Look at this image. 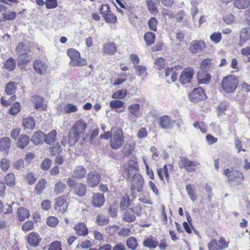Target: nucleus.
Here are the masks:
<instances>
[{
	"instance_id": "f257e3e1",
	"label": "nucleus",
	"mask_w": 250,
	"mask_h": 250,
	"mask_svg": "<svg viewBox=\"0 0 250 250\" xmlns=\"http://www.w3.org/2000/svg\"><path fill=\"white\" fill-rule=\"evenodd\" d=\"M86 126V124L82 120L78 121L73 125L68 135L69 146H72L76 143L80 135L85 131Z\"/></svg>"
},
{
	"instance_id": "f03ea898",
	"label": "nucleus",
	"mask_w": 250,
	"mask_h": 250,
	"mask_svg": "<svg viewBox=\"0 0 250 250\" xmlns=\"http://www.w3.org/2000/svg\"><path fill=\"white\" fill-rule=\"evenodd\" d=\"M128 179L131 182V195L135 197L136 192H140L143 189L144 183L143 178L141 175L134 173Z\"/></svg>"
},
{
	"instance_id": "7ed1b4c3",
	"label": "nucleus",
	"mask_w": 250,
	"mask_h": 250,
	"mask_svg": "<svg viewBox=\"0 0 250 250\" xmlns=\"http://www.w3.org/2000/svg\"><path fill=\"white\" fill-rule=\"evenodd\" d=\"M67 54L69 57L70 61V65L73 66H83L86 65L87 62L85 59L81 57L79 52L73 48L67 50Z\"/></svg>"
},
{
	"instance_id": "20e7f679",
	"label": "nucleus",
	"mask_w": 250,
	"mask_h": 250,
	"mask_svg": "<svg viewBox=\"0 0 250 250\" xmlns=\"http://www.w3.org/2000/svg\"><path fill=\"white\" fill-rule=\"evenodd\" d=\"M238 85V80L234 75H229L223 79L222 86L224 90L227 93L233 92Z\"/></svg>"
},
{
	"instance_id": "39448f33",
	"label": "nucleus",
	"mask_w": 250,
	"mask_h": 250,
	"mask_svg": "<svg viewBox=\"0 0 250 250\" xmlns=\"http://www.w3.org/2000/svg\"><path fill=\"white\" fill-rule=\"evenodd\" d=\"M124 138L123 130L121 129H116L113 132L110 141L111 147L115 150L120 148L124 143Z\"/></svg>"
},
{
	"instance_id": "423d86ee",
	"label": "nucleus",
	"mask_w": 250,
	"mask_h": 250,
	"mask_svg": "<svg viewBox=\"0 0 250 250\" xmlns=\"http://www.w3.org/2000/svg\"><path fill=\"white\" fill-rule=\"evenodd\" d=\"M180 168H185L188 172H194L199 167L200 164L196 161H190L185 157H181L178 162Z\"/></svg>"
},
{
	"instance_id": "0eeeda50",
	"label": "nucleus",
	"mask_w": 250,
	"mask_h": 250,
	"mask_svg": "<svg viewBox=\"0 0 250 250\" xmlns=\"http://www.w3.org/2000/svg\"><path fill=\"white\" fill-rule=\"evenodd\" d=\"M223 174L228 177L229 181L231 183H233L234 179H236L237 184H241L244 180L243 174L236 170L227 168L224 170Z\"/></svg>"
},
{
	"instance_id": "6e6552de",
	"label": "nucleus",
	"mask_w": 250,
	"mask_h": 250,
	"mask_svg": "<svg viewBox=\"0 0 250 250\" xmlns=\"http://www.w3.org/2000/svg\"><path fill=\"white\" fill-rule=\"evenodd\" d=\"M208 247L209 250H223L228 248V242L226 241L224 237H221L218 242L215 239H212L208 243Z\"/></svg>"
},
{
	"instance_id": "1a4fd4ad",
	"label": "nucleus",
	"mask_w": 250,
	"mask_h": 250,
	"mask_svg": "<svg viewBox=\"0 0 250 250\" xmlns=\"http://www.w3.org/2000/svg\"><path fill=\"white\" fill-rule=\"evenodd\" d=\"M188 96L191 101L194 103H197L207 98L204 90L201 87L194 89L193 91L189 93Z\"/></svg>"
},
{
	"instance_id": "9d476101",
	"label": "nucleus",
	"mask_w": 250,
	"mask_h": 250,
	"mask_svg": "<svg viewBox=\"0 0 250 250\" xmlns=\"http://www.w3.org/2000/svg\"><path fill=\"white\" fill-rule=\"evenodd\" d=\"M159 126L163 129L172 128L175 124V121L168 116H163L160 118L158 121Z\"/></svg>"
},
{
	"instance_id": "9b49d317",
	"label": "nucleus",
	"mask_w": 250,
	"mask_h": 250,
	"mask_svg": "<svg viewBox=\"0 0 250 250\" xmlns=\"http://www.w3.org/2000/svg\"><path fill=\"white\" fill-rule=\"evenodd\" d=\"M194 73V71L192 68L188 67L184 69L182 72L180 77L179 80L180 83L182 84L189 83L192 78Z\"/></svg>"
},
{
	"instance_id": "f8f14e48",
	"label": "nucleus",
	"mask_w": 250,
	"mask_h": 250,
	"mask_svg": "<svg viewBox=\"0 0 250 250\" xmlns=\"http://www.w3.org/2000/svg\"><path fill=\"white\" fill-rule=\"evenodd\" d=\"M101 176L97 171H92L87 176V182L91 187L97 186L100 182Z\"/></svg>"
},
{
	"instance_id": "ddd939ff",
	"label": "nucleus",
	"mask_w": 250,
	"mask_h": 250,
	"mask_svg": "<svg viewBox=\"0 0 250 250\" xmlns=\"http://www.w3.org/2000/svg\"><path fill=\"white\" fill-rule=\"evenodd\" d=\"M128 110V116L130 118H139L141 116L140 105L138 104H133L127 107Z\"/></svg>"
},
{
	"instance_id": "4468645a",
	"label": "nucleus",
	"mask_w": 250,
	"mask_h": 250,
	"mask_svg": "<svg viewBox=\"0 0 250 250\" xmlns=\"http://www.w3.org/2000/svg\"><path fill=\"white\" fill-rule=\"evenodd\" d=\"M31 100L36 109L40 111L46 110L47 107L44 104V99L42 97L36 95L32 97Z\"/></svg>"
},
{
	"instance_id": "2eb2a0df",
	"label": "nucleus",
	"mask_w": 250,
	"mask_h": 250,
	"mask_svg": "<svg viewBox=\"0 0 250 250\" xmlns=\"http://www.w3.org/2000/svg\"><path fill=\"white\" fill-rule=\"evenodd\" d=\"M141 210V207H137L136 211H133L131 208L127 210L124 214V220L127 222H131L135 220L136 217L134 214L135 212L137 215L139 216Z\"/></svg>"
},
{
	"instance_id": "dca6fc26",
	"label": "nucleus",
	"mask_w": 250,
	"mask_h": 250,
	"mask_svg": "<svg viewBox=\"0 0 250 250\" xmlns=\"http://www.w3.org/2000/svg\"><path fill=\"white\" fill-rule=\"evenodd\" d=\"M206 47L205 42L203 41H194L191 43L189 49L193 54L203 50Z\"/></svg>"
},
{
	"instance_id": "f3484780",
	"label": "nucleus",
	"mask_w": 250,
	"mask_h": 250,
	"mask_svg": "<svg viewBox=\"0 0 250 250\" xmlns=\"http://www.w3.org/2000/svg\"><path fill=\"white\" fill-rule=\"evenodd\" d=\"M215 61L211 59H206L203 60L201 64V69L205 71H212L215 69Z\"/></svg>"
},
{
	"instance_id": "a211bd4d",
	"label": "nucleus",
	"mask_w": 250,
	"mask_h": 250,
	"mask_svg": "<svg viewBox=\"0 0 250 250\" xmlns=\"http://www.w3.org/2000/svg\"><path fill=\"white\" fill-rule=\"evenodd\" d=\"M41 240L39 235L35 232L30 233L27 237L29 245L33 247L37 246L39 244Z\"/></svg>"
},
{
	"instance_id": "6ab92c4d",
	"label": "nucleus",
	"mask_w": 250,
	"mask_h": 250,
	"mask_svg": "<svg viewBox=\"0 0 250 250\" xmlns=\"http://www.w3.org/2000/svg\"><path fill=\"white\" fill-rule=\"evenodd\" d=\"M77 235L79 236H86L88 233V230L86 225L83 223H79L74 227Z\"/></svg>"
},
{
	"instance_id": "aec40b11",
	"label": "nucleus",
	"mask_w": 250,
	"mask_h": 250,
	"mask_svg": "<svg viewBox=\"0 0 250 250\" xmlns=\"http://www.w3.org/2000/svg\"><path fill=\"white\" fill-rule=\"evenodd\" d=\"M104 203V196L101 193H94L92 197V204L94 207L100 208Z\"/></svg>"
},
{
	"instance_id": "412c9836",
	"label": "nucleus",
	"mask_w": 250,
	"mask_h": 250,
	"mask_svg": "<svg viewBox=\"0 0 250 250\" xmlns=\"http://www.w3.org/2000/svg\"><path fill=\"white\" fill-rule=\"evenodd\" d=\"M34 68L38 74L42 75L45 74L47 66L45 62L40 60H36L34 62Z\"/></svg>"
},
{
	"instance_id": "4be33fe9",
	"label": "nucleus",
	"mask_w": 250,
	"mask_h": 250,
	"mask_svg": "<svg viewBox=\"0 0 250 250\" xmlns=\"http://www.w3.org/2000/svg\"><path fill=\"white\" fill-rule=\"evenodd\" d=\"M211 76L208 72L201 70L198 73L197 80L200 84H207L209 82Z\"/></svg>"
},
{
	"instance_id": "5701e85b",
	"label": "nucleus",
	"mask_w": 250,
	"mask_h": 250,
	"mask_svg": "<svg viewBox=\"0 0 250 250\" xmlns=\"http://www.w3.org/2000/svg\"><path fill=\"white\" fill-rule=\"evenodd\" d=\"M138 169V165L135 159H132L129 161L128 163L126 171L127 172V178H130L131 175H133L136 173Z\"/></svg>"
},
{
	"instance_id": "b1692460",
	"label": "nucleus",
	"mask_w": 250,
	"mask_h": 250,
	"mask_svg": "<svg viewBox=\"0 0 250 250\" xmlns=\"http://www.w3.org/2000/svg\"><path fill=\"white\" fill-rule=\"evenodd\" d=\"M103 50L105 54L113 55L116 52L117 47L114 42H108L104 45Z\"/></svg>"
},
{
	"instance_id": "393cba45",
	"label": "nucleus",
	"mask_w": 250,
	"mask_h": 250,
	"mask_svg": "<svg viewBox=\"0 0 250 250\" xmlns=\"http://www.w3.org/2000/svg\"><path fill=\"white\" fill-rule=\"evenodd\" d=\"M86 174V170L83 166H77L72 172V177L76 179H82Z\"/></svg>"
},
{
	"instance_id": "a878e982",
	"label": "nucleus",
	"mask_w": 250,
	"mask_h": 250,
	"mask_svg": "<svg viewBox=\"0 0 250 250\" xmlns=\"http://www.w3.org/2000/svg\"><path fill=\"white\" fill-rule=\"evenodd\" d=\"M159 2L160 0H147L146 4L148 10L152 14L155 15L158 12L156 4Z\"/></svg>"
},
{
	"instance_id": "bb28decb",
	"label": "nucleus",
	"mask_w": 250,
	"mask_h": 250,
	"mask_svg": "<svg viewBox=\"0 0 250 250\" xmlns=\"http://www.w3.org/2000/svg\"><path fill=\"white\" fill-rule=\"evenodd\" d=\"M45 134L42 131H37L34 133L31 141L35 145L39 144L44 141Z\"/></svg>"
},
{
	"instance_id": "cd10ccee",
	"label": "nucleus",
	"mask_w": 250,
	"mask_h": 250,
	"mask_svg": "<svg viewBox=\"0 0 250 250\" xmlns=\"http://www.w3.org/2000/svg\"><path fill=\"white\" fill-rule=\"evenodd\" d=\"M135 148V144L131 142H127L125 143L123 148V151L124 153V156L130 155Z\"/></svg>"
},
{
	"instance_id": "c85d7f7f",
	"label": "nucleus",
	"mask_w": 250,
	"mask_h": 250,
	"mask_svg": "<svg viewBox=\"0 0 250 250\" xmlns=\"http://www.w3.org/2000/svg\"><path fill=\"white\" fill-rule=\"evenodd\" d=\"M17 215L19 220L20 221H23L30 216L29 211L26 208L23 207H21L18 209Z\"/></svg>"
},
{
	"instance_id": "c756f323",
	"label": "nucleus",
	"mask_w": 250,
	"mask_h": 250,
	"mask_svg": "<svg viewBox=\"0 0 250 250\" xmlns=\"http://www.w3.org/2000/svg\"><path fill=\"white\" fill-rule=\"evenodd\" d=\"M16 51V53L20 56L25 55L29 52L30 48L26 44H24L23 42H21L18 44Z\"/></svg>"
},
{
	"instance_id": "7c9ffc66",
	"label": "nucleus",
	"mask_w": 250,
	"mask_h": 250,
	"mask_svg": "<svg viewBox=\"0 0 250 250\" xmlns=\"http://www.w3.org/2000/svg\"><path fill=\"white\" fill-rule=\"evenodd\" d=\"M11 145L10 139L9 137H3L0 140V151H7Z\"/></svg>"
},
{
	"instance_id": "2f4dec72",
	"label": "nucleus",
	"mask_w": 250,
	"mask_h": 250,
	"mask_svg": "<svg viewBox=\"0 0 250 250\" xmlns=\"http://www.w3.org/2000/svg\"><path fill=\"white\" fill-rule=\"evenodd\" d=\"M186 191L189 197V198L193 201H195L197 198L196 193V189L191 184H188L186 187Z\"/></svg>"
},
{
	"instance_id": "473e14b6",
	"label": "nucleus",
	"mask_w": 250,
	"mask_h": 250,
	"mask_svg": "<svg viewBox=\"0 0 250 250\" xmlns=\"http://www.w3.org/2000/svg\"><path fill=\"white\" fill-rule=\"evenodd\" d=\"M144 247L148 248H155L158 245L157 240L153 239L152 237L145 239L143 242Z\"/></svg>"
},
{
	"instance_id": "72a5a7b5",
	"label": "nucleus",
	"mask_w": 250,
	"mask_h": 250,
	"mask_svg": "<svg viewBox=\"0 0 250 250\" xmlns=\"http://www.w3.org/2000/svg\"><path fill=\"white\" fill-rule=\"evenodd\" d=\"M29 140V137L27 135H21L17 142L18 146L21 148H24L28 144Z\"/></svg>"
},
{
	"instance_id": "f704fd0d",
	"label": "nucleus",
	"mask_w": 250,
	"mask_h": 250,
	"mask_svg": "<svg viewBox=\"0 0 250 250\" xmlns=\"http://www.w3.org/2000/svg\"><path fill=\"white\" fill-rule=\"evenodd\" d=\"M57 131L56 130H52L48 134H45L44 142L48 144H51L54 143L56 139Z\"/></svg>"
},
{
	"instance_id": "c9c22d12",
	"label": "nucleus",
	"mask_w": 250,
	"mask_h": 250,
	"mask_svg": "<svg viewBox=\"0 0 250 250\" xmlns=\"http://www.w3.org/2000/svg\"><path fill=\"white\" fill-rule=\"evenodd\" d=\"M32 59V56L27 53L25 55H20L18 58V64L21 65L29 62Z\"/></svg>"
},
{
	"instance_id": "e433bc0d",
	"label": "nucleus",
	"mask_w": 250,
	"mask_h": 250,
	"mask_svg": "<svg viewBox=\"0 0 250 250\" xmlns=\"http://www.w3.org/2000/svg\"><path fill=\"white\" fill-rule=\"evenodd\" d=\"M3 66L9 71H12L16 67V61L12 58H10L4 62Z\"/></svg>"
},
{
	"instance_id": "4c0bfd02",
	"label": "nucleus",
	"mask_w": 250,
	"mask_h": 250,
	"mask_svg": "<svg viewBox=\"0 0 250 250\" xmlns=\"http://www.w3.org/2000/svg\"><path fill=\"white\" fill-rule=\"evenodd\" d=\"M96 223L99 226H105L108 224L109 220L103 214H98L96 219Z\"/></svg>"
},
{
	"instance_id": "58836bf2",
	"label": "nucleus",
	"mask_w": 250,
	"mask_h": 250,
	"mask_svg": "<svg viewBox=\"0 0 250 250\" xmlns=\"http://www.w3.org/2000/svg\"><path fill=\"white\" fill-rule=\"evenodd\" d=\"M234 6L238 9H244L250 5L249 0H234Z\"/></svg>"
},
{
	"instance_id": "ea45409f",
	"label": "nucleus",
	"mask_w": 250,
	"mask_h": 250,
	"mask_svg": "<svg viewBox=\"0 0 250 250\" xmlns=\"http://www.w3.org/2000/svg\"><path fill=\"white\" fill-rule=\"evenodd\" d=\"M23 125L27 129H33L35 126V121L33 117H29L23 120Z\"/></svg>"
},
{
	"instance_id": "a19ab883",
	"label": "nucleus",
	"mask_w": 250,
	"mask_h": 250,
	"mask_svg": "<svg viewBox=\"0 0 250 250\" xmlns=\"http://www.w3.org/2000/svg\"><path fill=\"white\" fill-rule=\"evenodd\" d=\"M16 83L14 82H10L8 83L5 88V92L8 95L13 94L16 90L17 87Z\"/></svg>"
},
{
	"instance_id": "79ce46f5",
	"label": "nucleus",
	"mask_w": 250,
	"mask_h": 250,
	"mask_svg": "<svg viewBox=\"0 0 250 250\" xmlns=\"http://www.w3.org/2000/svg\"><path fill=\"white\" fill-rule=\"evenodd\" d=\"M86 186L83 184L80 183L75 188V192L79 196H83L85 195Z\"/></svg>"
},
{
	"instance_id": "37998d69",
	"label": "nucleus",
	"mask_w": 250,
	"mask_h": 250,
	"mask_svg": "<svg viewBox=\"0 0 250 250\" xmlns=\"http://www.w3.org/2000/svg\"><path fill=\"white\" fill-rule=\"evenodd\" d=\"M144 39L146 44L150 45L154 42L155 35L152 32H148L145 34Z\"/></svg>"
},
{
	"instance_id": "c03bdc74",
	"label": "nucleus",
	"mask_w": 250,
	"mask_h": 250,
	"mask_svg": "<svg viewBox=\"0 0 250 250\" xmlns=\"http://www.w3.org/2000/svg\"><path fill=\"white\" fill-rule=\"evenodd\" d=\"M249 29V27L248 28H243L240 33V43L239 45L240 46L243 45V44L246 42V41L248 39V30Z\"/></svg>"
},
{
	"instance_id": "a18cd8bd",
	"label": "nucleus",
	"mask_w": 250,
	"mask_h": 250,
	"mask_svg": "<svg viewBox=\"0 0 250 250\" xmlns=\"http://www.w3.org/2000/svg\"><path fill=\"white\" fill-rule=\"evenodd\" d=\"M126 243L128 248L132 250H135L138 246L137 239L132 236L129 237L127 239Z\"/></svg>"
},
{
	"instance_id": "49530a36",
	"label": "nucleus",
	"mask_w": 250,
	"mask_h": 250,
	"mask_svg": "<svg viewBox=\"0 0 250 250\" xmlns=\"http://www.w3.org/2000/svg\"><path fill=\"white\" fill-rule=\"evenodd\" d=\"M129 197L127 194L124 195L121 198L120 207L122 209L125 210L130 205Z\"/></svg>"
},
{
	"instance_id": "de8ad7c7",
	"label": "nucleus",
	"mask_w": 250,
	"mask_h": 250,
	"mask_svg": "<svg viewBox=\"0 0 250 250\" xmlns=\"http://www.w3.org/2000/svg\"><path fill=\"white\" fill-rule=\"evenodd\" d=\"M66 187L65 184L59 181L55 185L54 191L57 194H61L64 191Z\"/></svg>"
},
{
	"instance_id": "09e8293b",
	"label": "nucleus",
	"mask_w": 250,
	"mask_h": 250,
	"mask_svg": "<svg viewBox=\"0 0 250 250\" xmlns=\"http://www.w3.org/2000/svg\"><path fill=\"white\" fill-rule=\"evenodd\" d=\"M4 181L8 186L12 187L15 184V178L13 173H9L5 176Z\"/></svg>"
},
{
	"instance_id": "8fccbe9b",
	"label": "nucleus",
	"mask_w": 250,
	"mask_h": 250,
	"mask_svg": "<svg viewBox=\"0 0 250 250\" xmlns=\"http://www.w3.org/2000/svg\"><path fill=\"white\" fill-rule=\"evenodd\" d=\"M127 91L125 89H121L114 92L112 98L115 99H123L126 95Z\"/></svg>"
},
{
	"instance_id": "3c124183",
	"label": "nucleus",
	"mask_w": 250,
	"mask_h": 250,
	"mask_svg": "<svg viewBox=\"0 0 250 250\" xmlns=\"http://www.w3.org/2000/svg\"><path fill=\"white\" fill-rule=\"evenodd\" d=\"M105 21L108 23H115L116 21L117 18L116 16L109 11L103 17Z\"/></svg>"
},
{
	"instance_id": "603ef678",
	"label": "nucleus",
	"mask_w": 250,
	"mask_h": 250,
	"mask_svg": "<svg viewBox=\"0 0 250 250\" xmlns=\"http://www.w3.org/2000/svg\"><path fill=\"white\" fill-rule=\"evenodd\" d=\"M63 109L64 112L66 113L75 112L78 110L77 106L71 104H64Z\"/></svg>"
},
{
	"instance_id": "864d4df0",
	"label": "nucleus",
	"mask_w": 250,
	"mask_h": 250,
	"mask_svg": "<svg viewBox=\"0 0 250 250\" xmlns=\"http://www.w3.org/2000/svg\"><path fill=\"white\" fill-rule=\"evenodd\" d=\"M20 108L21 104L20 103L16 102L12 105V106L10 108L9 110V113L11 115H14L20 112Z\"/></svg>"
},
{
	"instance_id": "5fc2aeb1",
	"label": "nucleus",
	"mask_w": 250,
	"mask_h": 250,
	"mask_svg": "<svg viewBox=\"0 0 250 250\" xmlns=\"http://www.w3.org/2000/svg\"><path fill=\"white\" fill-rule=\"evenodd\" d=\"M158 20L154 17H151L148 21V25L151 30L156 31L157 28Z\"/></svg>"
},
{
	"instance_id": "6e6d98bb",
	"label": "nucleus",
	"mask_w": 250,
	"mask_h": 250,
	"mask_svg": "<svg viewBox=\"0 0 250 250\" xmlns=\"http://www.w3.org/2000/svg\"><path fill=\"white\" fill-rule=\"evenodd\" d=\"M46 183L45 180L43 179H41L38 183L35 188V190L38 194H40L42 191L45 188Z\"/></svg>"
},
{
	"instance_id": "4d7b16f0",
	"label": "nucleus",
	"mask_w": 250,
	"mask_h": 250,
	"mask_svg": "<svg viewBox=\"0 0 250 250\" xmlns=\"http://www.w3.org/2000/svg\"><path fill=\"white\" fill-rule=\"evenodd\" d=\"M110 106L112 108H118L123 107L125 103L121 100H113L110 103Z\"/></svg>"
},
{
	"instance_id": "13d9d810",
	"label": "nucleus",
	"mask_w": 250,
	"mask_h": 250,
	"mask_svg": "<svg viewBox=\"0 0 250 250\" xmlns=\"http://www.w3.org/2000/svg\"><path fill=\"white\" fill-rule=\"evenodd\" d=\"M210 39L212 42L217 43L221 41L222 35L220 32H214L210 35Z\"/></svg>"
},
{
	"instance_id": "bf43d9fd",
	"label": "nucleus",
	"mask_w": 250,
	"mask_h": 250,
	"mask_svg": "<svg viewBox=\"0 0 250 250\" xmlns=\"http://www.w3.org/2000/svg\"><path fill=\"white\" fill-rule=\"evenodd\" d=\"M154 64L157 69L161 70L165 67V61L162 58H159L156 60Z\"/></svg>"
},
{
	"instance_id": "052dcab7",
	"label": "nucleus",
	"mask_w": 250,
	"mask_h": 250,
	"mask_svg": "<svg viewBox=\"0 0 250 250\" xmlns=\"http://www.w3.org/2000/svg\"><path fill=\"white\" fill-rule=\"evenodd\" d=\"M46 223L49 226L51 227H54L58 224V220L55 217L50 216L47 218L46 220Z\"/></svg>"
},
{
	"instance_id": "680f3d73",
	"label": "nucleus",
	"mask_w": 250,
	"mask_h": 250,
	"mask_svg": "<svg viewBox=\"0 0 250 250\" xmlns=\"http://www.w3.org/2000/svg\"><path fill=\"white\" fill-rule=\"evenodd\" d=\"M0 166L3 171H6L10 167V161L7 159L2 158L0 163Z\"/></svg>"
},
{
	"instance_id": "e2e57ef3",
	"label": "nucleus",
	"mask_w": 250,
	"mask_h": 250,
	"mask_svg": "<svg viewBox=\"0 0 250 250\" xmlns=\"http://www.w3.org/2000/svg\"><path fill=\"white\" fill-rule=\"evenodd\" d=\"M45 4L47 9H54L58 6L57 0H46Z\"/></svg>"
},
{
	"instance_id": "0e129e2a",
	"label": "nucleus",
	"mask_w": 250,
	"mask_h": 250,
	"mask_svg": "<svg viewBox=\"0 0 250 250\" xmlns=\"http://www.w3.org/2000/svg\"><path fill=\"white\" fill-rule=\"evenodd\" d=\"M34 225V223L32 221H26L23 224L22 227V229L24 231H29L33 229Z\"/></svg>"
},
{
	"instance_id": "69168bd1",
	"label": "nucleus",
	"mask_w": 250,
	"mask_h": 250,
	"mask_svg": "<svg viewBox=\"0 0 250 250\" xmlns=\"http://www.w3.org/2000/svg\"><path fill=\"white\" fill-rule=\"evenodd\" d=\"M136 74L139 76H142L146 74V67L143 65H137L135 66Z\"/></svg>"
},
{
	"instance_id": "338daca9",
	"label": "nucleus",
	"mask_w": 250,
	"mask_h": 250,
	"mask_svg": "<svg viewBox=\"0 0 250 250\" xmlns=\"http://www.w3.org/2000/svg\"><path fill=\"white\" fill-rule=\"evenodd\" d=\"M61 146L58 143H55L50 147L51 153L52 155H55L61 152Z\"/></svg>"
},
{
	"instance_id": "774afa93",
	"label": "nucleus",
	"mask_w": 250,
	"mask_h": 250,
	"mask_svg": "<svg viewBox=\"0 0 250 250\" xmlns=\"http://www.w3.org/2000/svg\"><path fill=\"white\" fill-rule=\"evenodd\" d=\"M52 164V161L50 159L46 158L41 164V167L44 170H46L49 168Z\"/></svg>"
}]
</instances>
